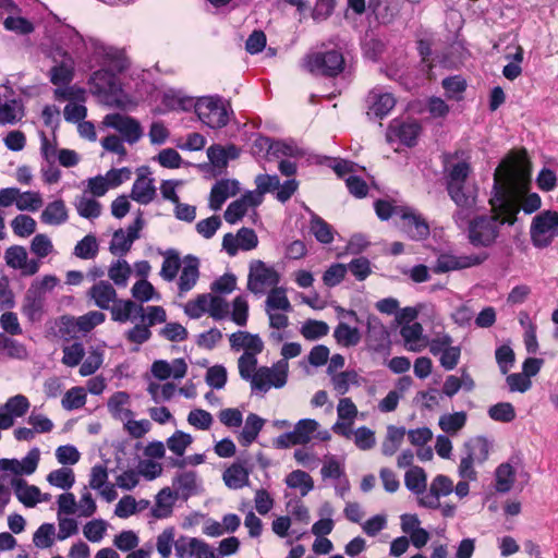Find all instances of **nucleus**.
<instances>
[{"label": "nucleus", "instance_id": "2f4dec72", "mask_svg": "<svg viewBox=\"0 0 558 558\" xmlns=\"http://www.w3.org/2000/svg\"><path fill=\"white\" fill-rule=\"evenodd\" d=\"M69 219V210L63 199H54L46 205L40 214V220L48 226H61Z\"/></svg>", "mask_w": 558, "mask_h": 558}, {"label": "nucleus", "instance_id": "69168bd1", "mask_svg": "<svg viewBox=\"0 0 558 558\" xmlns=\"http://www.w3.org/2000/svg\"><path fill=\"white\" fill-rule=\"evenodd\" d=\"M98 253V243L94 235L88 234L78 241L74 247V255L82 259H92Z\"/></svg>", "mask_w": 558, "mask_h": 558}, {"label": "nucleus", "instance_id": "6e6d98bb", "mask_svg": "<svg viewBox=\"0 0 558 558\" xmlns=\"http://www.w3.org/2000/svg\"><path fill=\"white\" fill-rule=\"evenodd\" d=\"M488 416L499 423H510L515 416V409L510 402H498L487 410Z\"/></svg>", "mask_w": 558, "mask_h": 558}, {"label": "nucleus", "instance_id": "0eeeda50", "mask_svg": "<svg viewBox=\"0 0 558 558\" xmlns=\"http://www.w3.org/2000/svg\"><path fill=\"white\" fill-rule=\"evenodd\" d=\"M280 281L278 271L259 259L250 263L247 289L254 294H264L276 288Z\"/></svg>", "mask_w": 558, "mask_h": 558}, {"label": "nucleus", "instance_id": "3c124183", "mask_svg": "<svg viewBox=\"0 0 558 558\" xmlns=\"http://www.w3.org/2000/svg\"><path fill=\"white\" fill-rule=\"evenodd\" d=\"M47 482L63 490L70 489L75 483V475L72 469L60 468L47 475Z\"/></svg>", "mask_w": 558, "mask_h": 558}, {"label": "nucleus", "instance_id": "4d7b16f0", "mask_svg": "<svg viewBox=\"0 0 558 558\" xmlns=\"http://www.w3.org/2000/svg\"><path fill=\"white\" fill-rule=\"evenodd\" d=\"M466 423L465 412L444 414L439 417V426L447 434H457Z\"/></svg>", "mask_w": 558, "mask_h": 558}, {"label": "nucleus", "instance_id": "5701e85b", "mask_svg": "<svg viewBox=\"0 0 558 558\" xmlns=\"http://www.w3.org/2000/svg\"><path fill=\"white\" fill-rule=\"evenodd\" d=\"M240 185L236 180L232 179H222L217 181L211 187L209 195V207L213 210H218L221 208L223 203L231 196H234L239 193Z\"/></svg>", "mask_w": 558, "mask_h": 558}, {"label": "nucleus", "instance_id": "cd10ccee", "mask_svg": "<svg viewBox=\"0 0 558 558\" xmlns=\"http://www.w3.org/2000/svg\"><path fill=\"white\" fill-rule=\"evenodd\" d=\"M87 295L94 301V304L101 310H109L117 300L116 289L106 280L95 283L88 290Z\"/></svg>", "mask_w": 558, "mask_h": 558}, {"label": "nucleus", "instance_id": "c03bdc74", "mask_svg": "<svg viewBox=\"0 0 558 558\" xmlns=\"http://www.w3.org/2000/svg\"><path fill=\"white\" fill-rule=\"evenodd\" d=\"M495 488L499 493H508L515 481V469L509 462L501 463L495 471Z\"/></svg>", "mask_w": 558, "mask_h": 558}, {"label": "nucleus", "instance_id": "a211bd4d", "mask_svg": "<svg viewBox=\"0 0 558 558\" xmlns=\"http://www.w3.org/2000/svg\"><path fill=\"white\" fill-rule=\"evenodd\" d=\"M401 213V229L412 240H423L429 234V227L425 219L414 209L404 207Z\"/></svg>", "mask_w": 558, "mask_h": 558}, {"label": "nucleus", "instance_id": "58836bf2", "mask_svg": "<svg viewBox=\"0 0 558 558\" xmlns=\"http://www.w3.org/2000/svg\"><path fill=\"white\" fill-rule=\"evenodd\" d=\"M405 487L418 498L425 495L427 487V475L423 468L411 466L404 474Z\"/></svg>", "mask_w": 558, "mask_h": 558}, {"label": "nucleus", "instance_id": "49530a36", "mask_svg": "<svg viewBox=\"0 0 558 558\" xmlns=\"http://www.w3.org/2000/svg\"><path fill=\"white\" fill-rule=\"evenodd\" d=\"M160 277L166 281H172L182 268V259L175 250H168L163 254Z\"/></svg>", "mask_w": 558, "mask_h": 558}, {"label": "nucleus", "instance_id": "79ce46f5", "mask_svg": "<svg viewBox=\"0 0 558 558\" xmlns=\"http://www.w3.org/2000/svg\"><path fill=\"white\" fill-rule=\"evenodd\" d=\"M286 485L293 489H299L302 497L314 489L312 476L302 470H294L286 476Z\"/></svg>", "mask_w": 558, "mask_h": 558}, {"label": "nucleus", "instance_id": "6e6552de", "mask_svg": "<svg viewBox=\"0 0 558 558\" xmlns=\"http://www.w3.org/2000/svg\"><path fill=\"white\" fill-rule=\"evenodd\" d=\"M558 235V213L546 210L533 218L531 240L536 247H546Z\"/></svg>", "mask_w": 558, "mask_h": 558}, {"label": "nucleus", "instance_id": "f3484780", "mask_svg": "<svg viewBox=\"0 0 558 558\" xmlns=\"http://www.w3.org/2000/svg\"><path fill=\"white\" fill-rule=\"evenodd\" d=\"M31 403L23 395H15L0 407V428L8 429L14 425L15 417L24 416L29 410Z\"/></svg>", "mask_w": 558, "mask_h": 558}, {"label": "nucleus", "instance_id": "423d86ee", "mask_svg": "<svg viewBox=\"0 0 558 558\" xmlns=\"http://www.w3.org/2000/svg\"><path fill=\"white\" fill-rule=\"evenodd\" d=\"M289 364L280 360L272 366H262L255 372L252 391L267 392L271 388H282L287 384Z\"/></svg>", "mask_w": 558, "mask_h": 558}, {"label": "nucleus", "instance_id": "412c9836", "mask_svg": "<svg viewBox=\"0 0 558 558\" xmlns=\"http://www.w3.org/2000/svg\"><path fill=\"white\" fill-rule=\"evenodd\" d=\"M199 278V259L193 255H186L182 259L181 274L178 280L179 294L183 295L191 291Z\"/></svg>", "mask_w": 558, "mask_h": 558}, {"label": "nucleus", "instance_id": "0e129e2a", "mask_svg": "<svg viewBox=\"0 0 558 558\" xmlns=\"http://www.w3.org/2000/svg\"><path fill=\"white\" fill-rule=\"evenodd\" d=\"M257 354L243 353L238 360L239 374L252 385L257 368Z\"/></svg>", "mask_w": 558, "mask_h": 558}, {"label": "nucleus", "instance_id": "9b49d317", "mask_svg": "<svg viewBox=\"0 0 558 558\" xmlns=\"http://www.w3.org/2000/svg\"><path fill=\"white\" fill-rule=\"evenodd\" d=\"M101 125L114 129L129 144L137 143L143 136V129L137 120L121 113L105 116Z\"/></svg>", "mask_w": 558, "mask_h": 558}, {"label": "nucleus", "instance_id": "dca6fc26", "mask_svg": "<svg viewBox=\"0 0 558 558\" xmlns=\"http://www.w3.org/2000/svg\"><path fill=\"white\" fill-rule=\"evenodd\" d=\"M4 259L9 267L21 270L24 276H33L39 270V262L28 259V254L24 246H10L4 253Z\"/></svg>", "mask_w": 558, "mask_h": 558}, {"label": "nucleus", "instance_id": "b1692460", "mask_svg": "<svg viewBox=\"0 0 558 558\" xmlns=\"http://www.w3.org/2000/svg\"><path fill=\"white\" fill-rule=\"evenodd\" d=\"M367 114L383 119L396 105V99L390 93L373 89L367 96Z\"/></svg>", "mask_w": 558, "mask_h": 558}, {"label": "nucleus", "instance_id": "e433bc0d", "mask_svg": "<svg viewBox=\"0 0 558 558\" xmlns=\"http://www.w3.org/2000/svg\"><path fill=\"white\" fill-rule=\"evenodd\" d=\"M178 498L179 497L171 488H162L156 496L155 506L151 509L153 517L156 519L168 518L172 513L173 506Z\"/></svg>", "mask_w": 558, "mask_h": 558}, {"label": "nucleus", "instance_id": "2eb2a0df", "mask_svg": "<svg viewBox=\"0 0 558 558\" xmlns=\"http://www.w3.org/2000/svg\"><path fill=\"white\" fill-rule=\"evenodd\" d=\"M453 492V482L446 475L439 474L430 482L428 490L418 498V505L428 509H438L440 498Z\"/></svg>", "mask_w": 558, "mask_h": 558}, {"label": "nucleus", "instance_id": "a18cd8bd", "mask_svg": "<svg viewBox=\"0 0 558 558\" xmlns=\"http://www.w3.org/2000/svg\"><path fill=\"white\" fill-rule=\"evenodd\" d=\"M407 434L404 427H397L389 425L387 427V434L381 445V452L385 456L391 457L400 448L404 435Z\"/></svg>", "mask_w": 558, "mask_h": 558}, {"label": "nucleus", "instance_id": "13d9d810", "mask_svg": "<svg viewBox=\"0 0 558 558\" xmlns=\"http://www.w3.org/2000/svg\"><path fill=\"white\" fill-rule=\"evenodd\" d=\"M86 398V391L83 387H73L65 392L61 403L66 411H73L83 408Z\"/></svg>", "mask_w": 558, "mask_h": 558}, {"label": "nucleus", "instance_id": "c756f323", "mask_svg": "<svg viewBox=\"0 0 558 558\" xmlns=\"http://www.w3.org/2000/svg\"><path fill=\"white\" fill-rule=\"evenodd\" d=\"M230 345L233 350H244V353L259 354L264 349V343L259 336L247 331H236L229 337Z\"/></svg>", "mask_w": 558, "mask_h": 558}, {"label": "nucleus", "instance_id": "de8ad7c7", "mask_svg": "<svg viewBox=\"0 0 558 558\" xmlns=\"http://www.w3.org/2000/svg\"><path fill=\"white\" fill-rule=\"evenodd\" d=\"M330 380L333 390L338 395L343 396L349 391L352 385L357 386L360 384V376L355 371L351 369L333 374L330 376Z\"/></svg>", "mask_w": 558, "mask_h": 558}, {"label": "nucleus", "instance_id": "39448f33", "mask_svg": "<svg viewBox=\"0 0 558 558\" xmlns=\"http://www.w3.org/2000/svg\"><path fill=\"white\" fill-rule=\"evenodd\" d=\"M304 68L311 73L337 76L344 69V58L338 50L314 52L304 58Z\"/></svg>", "mask_w": 558, "mask_h": 558}, {"label": "nucleus", "instance_id": "8fccbe9b", "mask_svg": "<svg viewBox=\"0 0 558 558\" xmlns=\"http://www.w3.org/2000/svg\"><path fill=\"white\" fill-rule=\"evenodd\" d=\"M310 230L315 239L323 244H330L333 241L332 227L315 214H312Z\"/></svg>", "mask_w": 558, "mask_h": 558}, {"label": "nucleus", "instance_id": "864d4df0", "mask_svg": "<svg viewBox=\"0 0 558 558\" xmlns=\"http://www.w3.org/2000/svg\"><path fill=\"white\" fill-rule=\"evenodd\" d=\"M329 332V326L323 320L307 319L303 323L300 333L308 341L318 340Z\"/></svg>", "mask_w": 558, "mask_h": 558}, {"label": "nucleus", "instance_id": "6ab92c4d", "mask_svg": "<svg viewBox=\"0 0 558 558\" xmlns=\"http://www.w3.org/2000/svg\"><path fill=\"white\" fill-rule=\"evenodd\" d=\"M420 124L415 121L393 120L387 130V140L389 142L399 141L407 146H413L420 134Z\"/></svg>", "mask_w": 558, "mask_h": 558}, {"label": "nucleus", "instance_id": "9d476101", "mask_svg": "<svg viewBox=\"0 0 558 558\" xmlns=\"http://www.w3.org/2000/svg\"><path fill=\"white\" fill-rule=\"evenodd\" d=\"M487 259L486 253L469 254V255H454L451 253H444L437 257L433 268L436 274H445L454 270H462L481 265Z\"/></svg>", "mask_w": 558, "mask_h": 558}, {"label": "nucleus", "instance_id": "ddd939ff", "mask_svg": "<svg viewBox=\"0 0 558 558\" xmlns=\"http://www.w3.org/2000/svg\"><path fill=\"white\" fill-rule=\"evenodd\" d=\"M471 451L466 457L462 458L458 468L459 475L463 480L475 481L476 471L473 466L474 460H486L489 451V444L483 437H477L470 442Z\"/></svg>", "mask_w": 558, "mask_h": 558}, {"label": "nucleus", "instance_id": "7c9ffc66", "mask_svg": "<svg viewBox=\"0 0 558 558\" xmlns=\"http://www.w3.org/2000/svg\"><path fill=\"white\" fill-rule=\"evenodd\" d=\"M11 485L14 489L16 498L25 507L33 508L38 502H41V492L37 486L29 485L23 478H13Z\"/></svg>", "mask_w": 558, "mask_h": 558}, {"label": "nucleus", "instance_id": "680f3d73", "mask_svg": "<svg viewBox=\"0 0 558 558\" xmlns=\"http://www.w3.org/2000/svg\"><path fill=\"white\" fill-rule=\"evenodd\" d=\"M76 318V326L78 327L80 332L86 335L95 327L101 325L106 319V315L99 311H90Z\"/></svg>", "mask_w": 558, "mask_h": 558}, {"label": "nucleus", "instance_id": "20e7f679", "mask_svg": "<svg viewBox=\"0 0 558 558\" xmlns=\"http://www.w3.org/2000/svg\"><path fill=\"white\" fill-rule=\"evenodd\" d=\"M198 119L211 129H221L229 122L230 104L219 96H205L195 102Z\"/></svg>", "mask_w": 558, "mask_h": 558}, {"label": "nucleus", "instance_id": "f257e3e1", "mask_svg": "<svg viewBox=\"0 0 558 558\" xmlns=\"http://www.w3.org/2000/svg\"><path fill=\"white\" fill-rule=\"evenodd\" d=\"M507 170L502 179L501 171H495L494 185L489 204L493 215H481L468 219L465 226L468 229L469 242L475 247H489L499 236V228L505 225H513L517 220L518 204L517 189L518 179H514Z\"/></svg>", "mask_w": 558, "mask_h": 558}, {"label": "nucleus", "instance_id": "473e14b6", "mask_svg": "<svg viewBox=\"0 0 558 558\" xmlns=\"http://www.w3.org/2000/svg\"><path fill=\"white\" fill-rule=\"evenodd\" d=\"M109 310L112 320L124 324L143 313L144 306L132 300H116Z\"/></svg>", "mask_w": 558, "mask_h": 558}, {"label": "nucleus", "instance_id": "7ed1b4c3", "mask_svg": "<svg viewBox=\"0 0 558 558\" xmlns=\"http://www.w3.org/2000/svg\"><path fill=\"white\" fill-rule=\"evenodd\" d=\"M501 171L502 179L506 177L507 170L514 174L518 179V213L522 209L525 214H532L539 209L542 199L536 193H527L531 175V163L526 151L510 153L497 167L495 171ZM517 183V181L514 182Z\"/></svg>", "mask_w": 558, "mask_h": 558}, {"label": "nucleus", "instance_id": "37998d69", "mask_svg": "<svg viewBox=\"0 0 558 558\" xmlns=\"http://www.w3.org/2000/svg\"><path fill=\"white\" fill-rule=\"evenodd\" d=\"M74 206L77 214L86 219L98 218L101 214V204L85 193L76 197Z\"/></svg>", "mask_w": 558, "mask_h": 558}, {"label": "nucleus", "instance_id": "4be33fe9", "mask_svg": "<svg viewBox=\"0 0 558 558\" xmlns=\"http://www.w3.org/2000/svg\"><path fill=\"white\" fill-rule=\"evenodd\" d=\"M146 171V168L138 169L137 179L132 186L130 195L133 201L143 205L149 204L156 196L154 179L149 178Z\"/></svg>", "mask_w": 558, "mask_h": 558}, {"label": "nucleus", "instance_id": "052dcab7", "mask_svg": "<svg viewBox=\"0 0 558 558\" xmlns=\"http://www.w3.org/2000/svg\"><path fill=\"white\" fill-rule=\"evenodd\" d=\"M56 527L52 523L41 524L33 535V543L37 548L46 549L53 545Z\"/></svg>", "mask_w": 558, "mask_h": 558}, {"label": "nucleus", "instance_id": "aec40b11", "mask_svg": "<svg viewBox=\"0 0 558 558\" xmlns=\"http://www.w3.org/2000/svg\"><path fill=\"white\" fill-rule=\"evenodd\" d=\"M262 204L260 193L246 192L241 198L229 204L225 211L227 222L234 225L250 208H255Z\"/></svg>", "mask_w": 558, "mask_h": 558}, {"label": "nucleus", "instance_id": "c85d7f7f", "mask_svg": "<svg viewBox=\"0 0 558 558\" xmlns=\"http://www.w3.org/2000/svg\"><path fill=\"white\" fill-rule=\"evenodd\" d=\"M45 302L46 296L38 294L35 289H28L23 300L22 314L29 322L41 320L45 313Z\"/></svg>", "mask_w": 558, "mask_h": 558}, {"label": "nucleus", "instance_id": "774afa93", "mask_svg": "<svg viewBox=\"0 0 558 558\" xmlns=\"http://www.w3.org/2000/svg\"><path fill=\"white\" fill-rule=\"evenodd\" d=\"M132 296L141 303L148 302L153 299L159 300L154 286L146 279H141L134 283L131 290Z\"/></svg>", "mask_w": 558, "mask_h": 558}, {"label": "nucleus", "instance_id": "4468645a", "mask_svg": "<svg viewBox=\"0 0 558 558\" xmlns=\"http://www.w3.org/2000/svg\"><path fill=\"white\" fill-rule=\"evenodd\" d=\"M56 64L50 69V82L56 86L68 85L74 76V59L63 49H56L53 54Z\"/></svg>", "mask_w": 558, "mask_h": 558}, {"label": "nucleus", "instance_id": "a878e982", "mask_svg": "<svg viewBox=\"0 0 558 558\" xmlns=\"http://www.w3.org/2000/svg\"><path fill=\"white\" fill-rule=\"evenodd\" d=\"M187 364L183 359H174L172 362L163 360L155 361L151 365V374L159 380L170 377L181 379L186 375Z\"/></svg>", "mask_w": 558, "mask_h": 558}, {"label": "nucleus", "instance_id": "bb28decb", "mask_svg": "<svg viewBox=\"0 0 558 558\" xmlns=\"http://www.w3.org/2000/svg\"><path fill=\"white\" fill-rule=\"evenodd\" d=\"M400 335L408 351L421 352L427 347V338L423 335L420 323L404 324L401 326Z\"/></svg>", "mask_w": 558, "mask_h": 558}, {"label": "nucleus", "instance_id": "09e8293b", "mask_svg": "<svg viewBox=\"0 0 558 558\" xmlns=\"http://www.w3.org/2000/svg\"><path fill=\"white\" fill-rule=\"evenodd\" d=\"M24 116L23 105L16 99L0 102V124H14Z\"/></svg>", "mask_w": 558, "mask_h": 558}, {"label": "nucleus", "instance_id": "72a5a7b5", "mask_svg": "<svg viewBox=\"0 0 558 558\" xmlns=\"http://www.w3.org/2000/svg\"><path fill=\"white\" fill-rule=\"evenodd\" d=\"M130 404V395L125 391H117L108 399L107 408L113 418L124 422L129 416L134 415Z\"/></svg>", "mask_w": 558, "mask_h": 558}, {"label": "nucleus", "instance_id": "f03ea898", "mask_svg": "<svg viewBox=\"0 0 558 558\" xmlns=\"http://www.w3.org/2000/svg\"><path fill=\"white\" fill-rule=\"evenodd\" d=\"M470 172V165L460 161L451 166L447 174V192L458 207L452 218L460 229L465 227L469 217L478 209V191L474 183L468 181Z\"/></svg>", "mask_w": 558, "mask_h": 558}, {"label": "nucleus", "instance_id": "e2e57ef3", "mask_svg": "<svg viewBox=\"0 0 558 558\" xmlns=\"http://www.w3.org/2000/svg\"><path fill=\"white\" fill-rule=\"evenodd\" d=\"M0 353L12 359H24L26 356V349L19 341L4 333H0Z\"/></svg>", "mask_w": 558, "mask_h": 558}, {"label": "nucleus", "instance_id": "ea45409f", "mask_svg": "<svg viewBox=\"0 0 558 558\" xmlns=\"http://www.w3.org/2000/svg\"><path fill=\"white\" fill-rule=\"evenodd\" d=\"M265 311L292 312V305L283 287H276L269 290L265 301Z\"/></svg>", "mask_w": 558, "mask_h": 558}, {"label": "nucleus", "instance_id": "c9c22d12", "mask_svg": "<svg viewBox=\"0 0 558 558\" xmlns=\"http://www.w3.org/2000/svg\"><path fill=\"white\" fill-rule=\"evenodd\" d=\"M264 425V418L255 413H250L245 418L243 429L238 436L239 442L244 447L252 445L257 439Z\"/></svg>", "mask_w": 558, "mask_h": 558}, {"label": "nucleus", "instance_id": "f704fd0d", "mask_svg": "<svg viewBox=\"0 0 558 558\" xmlns=\"http://www.w3.org/2000/svg\"><path fill=\"white\" fill-rule=\"evenodd\" d=\"M172 486L178 497L187 499L197 492V474L194 471H184L178 473L173 481Z\"/></svg>", "mask_w": 558, "mask_h": 558}, {"label": "nucleus", "instance_id": "a19ab883", "mask_svg": "<svg viewBox=\"0 0 558 558\" xmlns=\"http://www.w3.org/2000/svg\"><path fill=\"white\" fill-rule=\"evenodd\" d=\"M336 342L344 348L355 347L361 341V332L356 327H351L345 323H339L333 330Z\"/></svg>", "mask_w": 558, "mask_h": 558}, {"label": "nucleus", "instance_id": "f8f14e48", "mask_svg": "<svg viewBox=\"0 0 558 558\" xmlns=\"http://www.w3.org/2000/svg\"><path fill=\"white\" fill-rule=\"evenodd\" d=\"M174 550L178 558H219L214 547L196 537H179Z\"/></svg>", "mask_w": 558, "mask_h": 558}, {"label": "nucleus", "instance_id": "4c0bfd02", "mask_svg": "<svg viewBox=\"0 0 558 558\" xmlns=\"http://www.w3.org/2000/svg\"><path fill=\"white\" fill-rule=\"evenodd\" d=\"M98 53L102 57L104 65L111 72H122L129 65L128 58L121 49L101 46L98 48Z\"/></svg>", "mask_w": 558, "mask_h": 558}, {"label": "nucleus", "instance_id": "338daca9", "mask_svg": "<svg viewBox=\"0 0 558 558\" xmlns=\"http://www.w3.org/2000/svg\"><path fill=\"white\" fill-rule=\"evenodd\" d=\"M193 437L182 430H177L167 439V447L178 457H182L186 448L192 444Z\"/></svg>", "mask_w": 558, "mask_h": 558}, {"label": "nucleus", "instance_id": "603ef678", "mask_svg": "<svg viewBox=\"0 0 558 558\" xmlns=\"http://www.w3.org/2000/svg\"><path fill=\"white\" fill-rule=\"evenodd\" d=\"M132 268L125 259L113 262L108 269V277L118 287H126Z\"/></svg>", "mask_w": 558, "mask_h": 558}, {"label": "nucleus", "instance_id": "393cba45", "mask_svg": "<svg viewBox=\"0 0 558 558\" xmlns=\"http://www.w3.org/2000/svg\"><path fill=\"white\" fill-rule=\"evenodd\" d=\"M251 469L246 461H235L222 473V481L230 489H241L250 484Z\"/></svg>", "mask_w": 558, "mask_h": 558}, {"label": "nucleus", "instance_id": "5fc2aeb1", "mask_svg": "<svg viewBox=\"0 0 558 558\" xmlns=\"http://www.w3.org/2000/svg\"><path fill=\"white\" fill-rule=\"evenodd\" d=\"M44 205L43 195L37 191H20L16 208L21 211L35 213Z\"/></svg>", "mask_w": 558, "mask_h": 558}, {"label": "nucleus", "instance_id": "1a4fd4ad", "mask_svg": "<svg viewBox=\"0 0 558 558\" xmlns=\"http://www.w3.org/2000/svg\"><path fill=\"white\" fill-rule=\"evenodd\" d=\"M319 424L317 421L313 418H303L300 420L295 425L292 432L281 434L275 439V445L277 448L286 449L296 445H306L308 444L314 433L317 432Z\"/></svg>", "mask_w": 558, "mask_h": 558}, {"label": "nucleus", "instance_id": "bf43d9fd", "mask_svg": "<svg viewBox=\"0 0 558 558\" xmlns=\"http://www.w3.org/2000/svg\"><path fill=\"white\" fill-rule=\"evenodd\" d=\"M36 221L33 217L24 214L17 215L11 221V228L15 235L27 238L36 231Z\"/></svg>", "mask_w": 558, "mask_h": 558}]
</instances>
